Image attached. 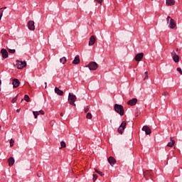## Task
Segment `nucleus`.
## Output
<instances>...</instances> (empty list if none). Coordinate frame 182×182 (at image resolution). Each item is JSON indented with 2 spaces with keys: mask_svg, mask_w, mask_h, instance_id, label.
Listing matches in <instances>:
<instances>
[{
  "mask_svg": "<svg viewBox=\"0 0 182 182\" xmlns=\"http://www.w3.org/2000/svg\"><path fill=\"white\" fill-rule=\"evenodd\" d=\"M38 114H45V112L42 109H41L40 111H38Z\"/></svg>",
  "mask_w": 182,
  "mask_h": 182,
  "instance_id": "34",
  "label": "nucleus"
},
{
  "mask_svg": "<svg viewBox=\"0 0 182 182\" xmlns=\"http://www.w3.org/2000/svg\"><path fill=\"white\" fill-rule=\"evenodd\" d=\"M97 180V175L93 174V181H96Z\"/></svg>",
  "mask_w": 182,
  "mask_h": 182,
  "instance_id": "33",
  "label": "nucleus"
},
{
  "mask_svg": "<svg viewBox=\"0 0 182 182\" xmlns=\"http://www.w3.org/2000/svg\"><path fill=\"white\" fill-rule=\"evenodd\" d=\"M98 174H100V176H101V177H103V176H105V173H103V172H102L100 171L98 172Z\"/></svg>",
  "mask_w": 182,
  "mask_h": 182,
  "instance_id": "37",
  "label": "nucleus"
},
{
  "mask_svg": "<svg viewBox=\"0 0 182 182\" xmlns=\"http://www.w3.org/2000/svg\"><path fill=\"white\" fill-rule=\"evenodd\" d=\"M60 116L61 117H63V113L61 112V113L60 114Z\"/></svg>",
  "mask_w": 182,
  "mask_h": 182,
  "instance_id": "42",
  "label": "nucleus"
},
{
  "mask_svg": "<svg viewBox=\"0 0 182 182\" xmlns=\"http://www.w3.org/2000/svg\"><path fill=\"white\" fill-rule=\"evenodd\" d=\"M137 103V99L133 98L127 102V105L129 106H135V105Z\"/></svg>",
  "mask_w": 182,
  "mask_h": 182,
  "instance_id": "11",
  "label": "nucleus"
},
{
  "mask_svg": "<svg viewBox=\"0 0 182 182\" xmlns=\"http://www.w3.org/2000/svg\"><path fill=\"white\" fill-rule=\"evenodd\" d=\"M12 85L14 87L16 88L19 87V85H21V82H19V80L18 79H14L13 80Z\"/></svg>",
  "mask_w": 182,
  "mask_h": 182,
  "instance_id": "14",
  "label": "nucleus"
},
{
  "mask_svg": "<svg viewBox=\"0 0 182 182\" xmlns=\"http://www.w3.org/2000/svg\"><path fill=\"white\" fill-rule=\"evenodd\" d=\"M4 14V10L2 8L0 9V20L2 18V15Z\"/></svg>",
  "mask_w": 182,
  "mask_h": 182,
  "instance_id": "27",
  "label": "nucleus"
},
{
  "mask_svg": "<svg viewBox=\"0 0 182 182\" xmlns=\"http://www.w3.org/2000/svg\"><path fill=\"white\" fill-rule=\"evenodd\" d=\"M176 1L174 0H166V5L167 6H173V5H175Z\"/></svg>",
  "mask_w": 182,
  "mask_h": 182,
  "instance_id": "20",
  "label": "nucleus"
},
{
  "mask_svg": "<svg viewBox=\"0 0 182 182\" xmlns=\"http://www.w3.org/2000/svg\"><path fill=\"white\" fill-rule=\"evenodd\" d=\"M55 92L58 95V96H63V91L59 90L58 87H55Z\"/></svg>",
  "mask_w": 182,
  "mask_h": 182,
  "instance_id": "18",
  "label": "nucleus"
},
{
  "mask_svg": "<svg viewBox=\"0 0 182 182\" xmlns=\"http://www.w3.org/2000/svg\"><path fill=\"white\" fill-rule=\"evenodd\" d=\"M19 112H21V109H16V112H17V113H19Z\"/></svg>",
  "mask_w": 182,
  "mask_h": 182,
  "instance_id": "41",
  "label": "nucleus"
},
{
  "mask_svg": "<svg viewBox=\"0 0 182 182\" xmlns=\"http://www.w3.org/2000/svg\"><path fill=\"white\" fill-rule=\"evenodd\" d=\"M108 163H109L110 166H114L116 164V159L113 156H110L108 158Z\"/></svg>",
  "mask_w": 182,
  "mask_h": 182,
  "instance_id": "16",
  "label": "nucleus"
},
{
  "mask_svg": "<svg viewBox=\"0 0 182 182\" xmlns=\"http://www.w3.org/2000/svg\"><path fill=\"white\" fill-rule=\"evenodd\" d=\"M16 66L17 69H23L26 66V62H25V61L22 62V61L17 60Z\"/></svg>",
  "mask_w": 182,
  "mask_h": 182,
  "instance_id": "6",
  "label": "nucleus"
},
{
  "mask_svg": "<svg viewBox=\"0 0 182 182\" xmlns=\"http://www.w3.org/2000/svg\"><path fill=\"white\" fill-rule=\"evenodd\" d=\"M8 163H9V167H12V166H14V164H15V159H14V157L9 158Z\"/></svg>",
  "mask_w": 182,
  "mask_h": 182,
  "instance_id": "17",
  "label": "nucleus"
},
{
  "mask_svg": "<svg viewBox=\"0 0 182 182\" xmlns=\"http://www.w3.org/2000/svg\"><path fill=\"white\" fill-rule=\"evenodd\" d=\"M77 98L76 97V95H75L73 93H69L68 94V102L69 104L72 106H76V104H75V102H76V100Z\"/></svg>",
  "mask_w": 182,
  "mask_h": 182,
  "instance_id": "2",
  "label": "nucleus"
},
{
  "mask_svg": "<svg viewBox=\"0 0 182 182\" xmlns=\"http://www.w3.org/2000/svg\"><path fill=\"white\" fill-rule=\"evenodd\" d=\"M144 75H145V77H144V80H146V79H149V73L147 72H145Z\"/></svg>",
  "mask_w": 182,
  "mask_h": 182,
  "instance_id": "31",
  "label": "nucleus"
},
{
  "mask_svg": "<svg viewBox=\"0 0 182 182\" xmlns=\"http://www.w3.org/2000/svg\"><path fill=\"white\" fill-rule=\"evenodd\" d=\"M28 28L29 31H35V21H28L27 23Z\"/></svg>",
  "mask_w": 182,
  "mask_h": 182,
  "instance_id": "7",
  "label": "nucleus"
},
{
  "mask_svg": "<svg viewBox=\"0 0 182 182\" xmlns=\"http://www.w3.org/2000/svg\"><path fill=\"white\" fill-rule=\"evenodd\" d=\"M169 28L170 29H174L176 26V21L174 19H171V21H169Z\"/></svg>",
  "mask_w": 182,
  "mask_h": 182,
  "instance_id": "15",
  "label": "nucleus"
},
{
  "mask_svg": "<svg viewBox=\"0 0 182 182\" xmlns=\"http://www.w3.org/2000/svg\"><path fill=\"white\" fill-rule=\"evenodd\" d=\"M66 57H63L60 59V63H62L63 65H65V63H66Z\"/></svg>",
  "mask_w": 182,
  "mask_h": 182,
  "instance_id": "21",
  "label": "nucleus"
},
{
  "mask_svg": "<svg viewBox=\"0 0 182 182\" xmlns=\"http://www.w3.org/2000/svg\"><path fill=\"white\" fill-rule=\"evenodd\" d=\"M4 9H6V7H4Z\"/></svg>",
  "mask_w": 182,
  "mask_h": 182,
  "instance_id": "45",
  "label": "nucleus"
},
{
  "mask_svg": "<svg viewBox=\"0 0 182 182\" xmlns=\"http://www.w3.org/2000/svg\"><path fill=\"white\" fill-rule=\"evenodd\" d=\"M84 112L85 113H87V112H89V108L87 107L85 108Z\"/></svg>",
  "mask_w": 182,
  "mask_h": 182,
  "instance_id": "38",
  "label": "nucleus"
},
{
  "mask_svg": "<svg viewBox=\"0 0 182 182\" xmlns=\"http://www.w3.org/2000/svg\"><path fill=\"white\" fill-rule=\"evenodd\" d=\"M0 129H1V126H0Z\"/></svg>",
  "mask_w": 182,
  "mask_h": 182,
  "instance_id": "47",
  "label": "nucleus"
},
{
  "mask_svg": "<svg viewBox=\"0 0 182 182\" xmlns=\"http://www.w3.org/2000/svg\"><path fill=\"white\" fill-rule=\"evenodd\" d=\"M94 43H96V37L95 36H92L90 38L88 45H89V46H93Z\"/></svg>",
  "mask_w": 182,
  "mask_h": 182,
  "instance_id": "9",
  "label": "nucleus"
},
{
  "mask_svg": "<svg viewBox=\"0 0 182 182\" xmlns=\"http://www.w3.org/2000/svg\"><path fill=\"white\" fill-rule=\"evenodd\" d=\"M1 53L2 55L3 59H8V51L6 49L3 48L1 50Z\"/></svg>",
  "mask_w": 182,
  "mask_h": 182,
  "instance_id": "10",
  "label": "nucleus"
},
{
  "mask_svg": "<svg viewBox=\"0 0 182 182\" xmlns=\"http://www.w3.org/2000/svg\"><path fill=\"white\" fill-rule=\"evenodd\" d=\"M14 143H15V141L14 139L10 140V147H14Z\"/></svg>",
  "mask_w": 182,
  "mask_h": 182,
  "instance_id": "28",
  "label": "nucleus"
},
{
  "mask_svg": "<svg viewBox=\"0 0 182 182\" xmlns=\"http://www.w3.org/2000/svg\"><path fill=\"white\" fill-rule=\"evenodd\" d=\"M0 85H2V80H0Z\"/></svg>",
  "mask_w": 182,
  "mask_h": 182,
  "instance_id": "43",
  "label": "nucleus"
},
{
  "mask_svg": "<svg viewBox=\"0 0 182 182\" xmlns=\"http://www.w3.org/2000/svg\"><path fill=\"white\" fill-rule=\"evenodd\" d=\"M87 68H89L90 70H96L99 68V65L95 62H90Z\"/></svg>",
  "mask_w": 182,
  "mask_h": 182,
  "instance_id": "3",
  "label": "nucleus"
},
{
  "mask_svg": "<svg viewBox=\"0 0 182 182\" xmlns=\"http://www.w3.org/2000/svg\"><path fill=\"white\" fill-rule=\"evenodd\" d=\"M151 171H146L145 172H144V176H147V174H151Z\"/></svg>",
  "mask_w": 182,
  "mask_h": 182,
  "instance_id": "32",
  "label": "nucleus"
},
{
  "mask_svg": "<svg viewBox=\"0 0 182 182\" xmlns=\"http://www.w3.org/2000/svg\"><path fill=\"white\" fill-rule=\"evenodd\" d=\"M60 146H61V147L60 149H65V147H66V143L65 141H62L60 142Z\"/></svg>",
  "mask_w": 182,
  "mask_h": 182,
  "instance_id": "22",
  "label": "nucleus"
},
{
  "mask_svg": "<svg viewBox=\"0 0 182 182\" xmlns=\"http://www.w3.org/2000/svg\"><path fill=\"white\" fill-rule=\"evenodd\" d=\"M16 100H18V95L14 98L12 99L11 103H16Z\"/></svg>",
  "mask_w": 182,
  "mask_h": 182,
  "instance_id": "26",
  "label": "nucleus"
},
{
  "mask_svg": "<svg viewBox=\"0 0 182 182\" xmlns=\"http://www.w3.org/2000/svg\"><path fill=\"white\" fill-rule=\"evenodd\" d=\"M127 123H126V121H123L122 122V124H120L119 127L117 129L118 133H119V134H123V131L124 130V129H126V126H127Z\"/></svg>",
  "mask_w": 182,
  "mask_h": 182,
  "instance_id": "4",
  "label": "nucleus"
},
{
  "mask_svg": "<svg viewBox=\"0 0 182 182\" xmlns=\"http://www.w3.org/2000/svg\"><path fill=\"white\" fill-rule=\"evenodd\" d=\"M171 56H172V59H173V62H175V63H178L180 62V56H178V55H177L176 51H174V50L172 51Z\"/></svg>",
  "mask_w": 182,
  "mask_h": 182,
  "instance_id": "5",
  "label": "nucleus"
},
{
  "mask_svg": "<svg viewBox=\"0 0 182 182\" xmlns=\"http://www.w3.org/2000/svg\"><path fill=\"white\" fill-rule=\"evenodd\" d=\"M142 130L145 132L146 134H151V129L147 126H144Z\"/></svg>",
  "mask_w": 182,
  "mask_h": 182,
  "instance_id": "12",
  "label": "nucleus"
},
{
  "mask_svg": "<svg viewBox=\"0 0 182 182\" xmlns=\"http://www.w3.org/2000/svg\"><path fill=\"white\" fill-rule=\"evenodd\" d=\"M144 53H138L135 55V60L136 62H140L141 59L144 58Z\"/></svg>",
  "mask_w": 182,
  "mask_h": 182,
  "instance_id": "8",
  "label": "nucleus"
},
{
  "mask_svg": "<svg viewBox=\"0 0 182 182\" xmlns=\"http://www.w3.org/2000/svg\"><path fill=\"white\" fill-rule=\"evenodd\" d=\"M0 90H1V85H0Z\"/></svg>",
  "mask_w": 182,
  "mask_h": 182,
  "instance_id": "46",
  "label": "nucleus"
},
{
  "mask_svg": "<svg viewBox=\"0 0 182 182\" xmlns=\"http://www.w3.org/2000/svg\"><path fill=\"white\" fill-rule=\"evenodd\" d=\"M97 4H100V6H102V0H95Z\"/></svg>",
  "mask_w": 182,
  "mask_h": 182,
  "instance_id": "36",
  "label": "nucleus"
},
{
  "mask_svg": "<svg viewBox=\"0 0 182 182\" xmlns=\"http://www.w3.org/2000/svg\"><path fill=\"white\" fill-rule=\"evenodd\" d=\"M114 110L115 112H117V113H119L120 116H123L124 114V109L123 108L122 105H120L119 104H115Z\"/></svg>",
  "mask_w": 182,
  "mask_h": 182,
  "instance_id": "1",
  "label": "nucleus"
},
{
  "mask_svg": "<svg viewBox=\"0 0 182 182\" xmlns=\"http://www.w3.org/2000/svg\"><path fill=\"white\" fill-rule=\"evenodd\" d=\"M170 139H171V141L168 143L167 146L168 147H173L174 146V144H176V141H174L173 139L172 136H171Z\"/></svg>",
  "mask_w": 182,
  "mask_h": 182,
  "instance_id": "19",
  "label": "nucleus"
},
{
  "mask_svg": "<svg viewBox=\"0 0 182 182\" xmlns=\"http://www.w3.org/2000/svg\"><path fill=\"white\" fill-rule=\"evenodd\" d=\"M171 19H173V18H171V17L168 16V17L166 18L167 23H170V22L171 21Z\"/></svg>",
  "mask_w": 182,
  "mask_h": 182,
  "instance_id": "30",
  "label": "nucleus"
},
{
  "mask_svg": "<svg viewBox=\"0 0 182 182\" xmlns=\"http://www.w3.org/2000/svg\"><path fill=\"white\" fill-rule=\"evenodd\" d=\"M95 173H97V174H98L100 171H98L97 168H95Z\"/></svg>",
  "mask_w": 182,
  "mask_h": 182,
  "instance_id": "40",
  "label": "nucleus"
},
{
  "mask_svg": "<svg viewBox=\"0 0 182 182\" xmlns=\"http://www.w3.org/2000/svg\"><path fill=\"white\" fill-rule=\"evenodd\" d=\"M176 70H178V72H179L180 75H182V70H181V68H178L176 69Z\"/></svg>",
  "mask_w": 182,
  "mask_h": 182,
  "instance_id": "35",
  "label": "nucleus"
},
{
  "mask_svg": "<svg viewBox=\"0 0 182 182\" xmlns=\"http://www.w3.org/2000/svg\"><path fill=\"white\" fill-rule=\"evenodd\" d=\"M92 113L88 112V113L87 114V115H86V119H89L90 120H92Z\"/></svg>",
  "mask_w": 182,
  "mask_h": 182,
  "instance_id": "23",
  "label": "nucleus"
},
{
  "mask_svg": "<svg viewBox=\"0 0 182 182\" xmlns=\"http://www.w3.org/2000/svg\"><path fill=\"white\" fill-rule=\"evenodd\" d=\"M79 63H80V58L77 55L75 57L74 60H73V65H79Z\"/></svg>",
  "mask_w": 182,
  "mask_h": 182,
  "instance_id": "13",
  "label": "nucleus"
},
{
  "mask_svg": "<svg viewBox=\"0 0 182 182\" xmlns=\"http://www.w3.org/2000/svg\"><path fill=\"white\" fill-rule=\"evenodd\" d=\"M163 96H167V95H168V92H163Z\"/></svg>",
  "mask_w": 182,
  "mask_h": 182,
  "instance_id": "39",
  "label": "nucleus"
},
{
  "mask_svg": "<svg viewBox=\"0 0 182 182\" xmlns=\"http://www.w3.org/2000/svg\"><path fill=\"white\" fill-rule=\"evenodd\" d=\"M15 52H16V50L15 49H9V53H15Z\"/></svg>",
  "mask_w": 182,
  "mask_h": 182,
  "instance_id": "29",
  "label": "nucleus"
},
{
  "mask_svg": "<svg viewBox=\"0 0 182 182\" xmlns=\"http://www.w3.org/2000/svg\"><path fill=\"white\" fill-rule=\"evenodd\" d=\"M33 114L34 115L35 119H38V116H39V112L38 111L36 112L33 111Z\"/></svg>",
  "mask_w": 182,
  "mask_h": 182,
  "instance_id": "24",
  "label": "nucleus"
},
{
  "mask_svg": "<svg viewBox=\"0 0 182 182\" xmlns=\"http://www.w3.org/2000/svg\"><path fill=\"white\" fill-rule=\"evenodd\" d=\"M45 85H46H46H47V83H46V82H45Z\"/></svg>",
  "mask_w": 182,
  "mask_h": 182,
  "instance_id": "44",
  "label": "nucleus"
},
{
  "mask_svg": "<svg viewBox=\"0 0 182 182\" xmlns=\"http://www.w3.org/2000/svg\"><path fill=\"white\" fill-rule=\"evenodd\" d=\"M24 100H26V102H29L31 100V98L28 96V95H25Z\"/></svg>",
  "mask_w": 182,
  "mask_h": 182,
  "instance_id": "25",
  "label": "nucleus"
}]
</instances>
